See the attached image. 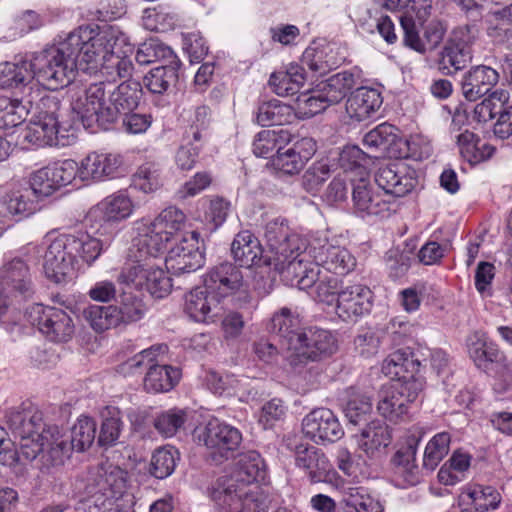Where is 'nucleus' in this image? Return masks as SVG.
<instances>
[{"label": "nucleus", "mask_w": 512, "mask_h": 512, "mask_svg": "<svg viewBox=\"0 0 512 512\" xmlns=\"http://www.w3.org/2000/svg\"><path fill=\"white\" fill-rule=\"evenodd\" d=\"M186 215L177 207L170 206L153 220H138L134 222L135 235L130 246L133 257L157 256L168 249L169 245L177 242L188 231Z\"/></svg>", "instance_id": "6"}, {"label": "nucleus", "mask_w": 512, "mask_h": 512, "mask_svg": "<svg viewBox=\"0 0 512 512\" xmlns=\"http://www.w3.org/2000/svg\"><path fill=\"white\" fill-rule=\"evenodd\" d=\"M401 27L404 31V42L407 46L419 53L435 49L443 40L446 28L439 20L431 21L424 30V41L418 35L416 17L408 13L399 17Z\"/></svg>", "instance_id": "28"}, {"label": "nucleus", "mask_w": 512, "mask_h": 512, "mask_svg": "<svg viewBox=\"0 0 512 512\" xmlns=\"http://www.w3.org/2000/svg\"><path fill=\"white\" fill-rule=\"evenodd\" d=\"M115 306L120 325L139 321L145 314V306L142 300L131 293L122 292L120 301Z\"/></svg>", "instance_id": "54"}, {"label": "nucleus", "mask_w": 512, "mask_h": 512, "mask_svg": "<svg viewBox=\"0 0 512 512\" xmlns=\"http://www.w3.org/2000/svg\"><path fill=\"white\" fill-rule=\"evenodd\" d=\"M80 182L90 185L116 178L123 171V157L118 153L93 151L79 162Z\"/></svg>", "instance_id": "22"}, {"label": "nucleus", "mask_w": 512, "mask_h": 512, "mask_svg": "<svg viewBox=\"0 0 512 512\" xmlns=\"http://www.w3.org/2000/svg\"><path fill=\"white\" fill-rule=\"evenodd\" d=\"M424 387L420 376L404 377L383 385L378 394L379 413L392 422H397L408 412V405L414 402Z\"/></svg>", "instance_id": "12"}, {"label": "nucleus", "mask_w": 512, "mask_h": 512, "mask_svg": "<svg viewBox=\"0 0 512 512\" xmlns=\"http://www.w3.org/2000/svg\"><path fill=\"white\" fill-rule=\"evenodd\" d=\"M175 16L163 6L146 8L142 15V25L152 32H166L175 26Z\"/></svg>", "instance_id": "55"}, {"label": "nucleus", "mask_w": 512, "mask_h": 512, "mask_svg": "<svg viewBox=\"0 0 512 512\" xmlns=\"http://www.w3.org/2000/svg\"><path fill=\"white\" fill-rule=\"evenodd\" d=\"M172 56L173 51L168 46L151 39L138 47L135 59L140 65H147Z\"/></svg>", "instance_id": "63"}, {"label": "nucleus", "mask_w": 512, "mask_h": 512, "mask_svg": "<svg viewBox=\"0 0 512 512\" xmlns=\"http://www.w3.org/2000/svg\"><path fill=\"white\" fill-rule=\"evenodd\" d=\"M456 143L461 156L471 164H476L485 159L484 152L478 146V139L475 134L469 130L455 136Z\"/></svg>", "instance_id": "64"}, {"label": "nucleus", "mask_w": 512, "mask_h": 512, "mask_svg": "<svg viewBox=\"0 0 512 512\" xmlns=\"http://www.w3.org/2000/svg\"><path fill=\"white\" fill-rule=\"evenodd\" d=\"M62 48L64 63L69 64L67 86L78 70L90 74L100 72L112 80L132 75L134 47L128 36L117 27L100 32L79 27L62 39Z\"/></svg>", "instance_id": "1"}, {"label": "nucleus", "mask_w": 512, "mask_h": 512, "mask_svg": "<svg viewBox=\"0 0 512 512\" xmlns=\"http://www.w3.org/2000/svg\"><path fill=\"white\" fill-rule=\"evenodd\" d=\"M107 108L102 112V118L114 123L119 114L133 111L139 104L142 96V86L138 81L127 80L113 90H108Z\"/></svg>", "instance_id": "31"}, {"label": "nucleus", "mask_w": 512, "mask_h": 512, "mask_svg": "<svg viewBox=\"0 0 512 512\" xmlns=\"http://www.w3.org/2000/svg\"><path fill=\"white\" fill-rule=\"evenodd\" d=\"M304 264L323 267L326 271L344 276L356 267V258L343 246L332 243L326 234L313 236L307 244Z\"/></svg>", "instance_id": "13"}, {"label": "nucleus", "mask_w": 512, "mask_h": 512, "mask_svg": "<svg viewBox=\"0 0 512 512\" xmlns=\"http://www.w3.org/2000/svg\"><path fill=\"white\" fill-rule=\"evenodd\" d=\"M382 5L392 11L400 12V15H404L410 11L413 17H416L419 25H423L424 22L431 15V0H381Z\"/></svg>", "instance_id": "52"}, {"label": "nucleus", "mask_w": 512, "mask_h": 512, "mask_svg": "<svg viewBox=\"0 0 512 512\" xmlns=\"http://www.w3.org/2000/svg\"><path fill=\"white\" fill-rule=\"evenodd\" d=\"M167 352L166 345L153 346L148 349H144L138 354L134 355L119 366L120 373L124 375H133L139 372L142 368L149 369L151 363L157 361V357L160 354Z\"/></svg>", "instance_id": "57"}, {"label": "nucleus", "mask_w": 512, "mask_h": 512, "mask_svg": "<svg viewBox=\"0 0 512 512\" xmlns=\"http://www.w3.org/2000/svg\"><path fill=\"white\" fill-rule=\"evenodd\" d=\"M178 80L177 68L174 65L158 66L145 76L144 82L148 90L154 94H163Z\"/></svg>", "instance_id": "50"}, {"label": "nucleus", "mask_w": 512, "mask_h": 512, "mask_svg": "<svg viewBox=\"0 0 512 512\" xmlns=\"http://www.w3.org/2000/svg\"><path fill=\"white\" fill-rule=\"evenodd\" d=\"M450 435L447 432L436 434L426 445L423 467L433 471L449 452Z\"/></svg>", "instance_id": "56"}, {"label": "nucleus", "mask_w": 512, "mask_h": 512, "mask_svg": "<svg viewBox=\"0 0 512 512\" xmlns=\"http://www.w3.org/2000/svg\"><path fill=\"white\" fill-rule=\"evenodd\" d=\"M501 501L500 493L491 486L470 485L459 495V504L469 512L495 509Z\"/></svg>", "instance_id": "36"}, {"label": "nucleus", "mask_w": 512, "mask_h": 512, "mask_svg": "<svg viewBox=\"0 0 512 512\" xmlns=\"http://www.w3.org/2000/svg\"><path fill=\"white\" fill-rule=\"evenodd\" d=\"M352 202L356 213L361 217H384L395 211V201L364 179H360L353 186Z\"/></svg>", "instance_id": "24"}, {"label": "nucleus", "mask_w": 512, "mask_h": 512, "mask_svg": "<svg viewBox=\"0 0 512 512\" xmlns=\"http://www.w3.org/2000/svg\"><path fill=\"white\" fill-rule=\"evenodd\" d=\"M304 82V68L298 64H290L285 70L272 73L269 79L273 91L282 97L298 93Z\"/></svg>", "instance_id": "40"}, {"label": "nucleus", "mask_w": 512, "mask_h": 512, "mask_svg": "<svg viewBox=\"0 0 512 512\" xmlns=\"http://www.w3.org/2000/svg\"><path fill=\"white\" fill-rule=\"evenodd\" d=\"M415 362L410 355L404 351L398 350L391 353L382 364V371L385 375L400 380L404 377H410L406 375L410 367H414ZM411 376H414L411 374Z\"/></svg>", "instance_id": "60"}, {"label": "nucleus", "mask_w": 512, "mask_h": 512, "mask_svg": "<svg viewBox=\"0 0 512 512\" xmlns=\"http://www.w3.org/2000/svg\"><path fill=\"white\" fill-rule=\"evenodd\" d=\"M0 204L3 205L4 215L27 217L34 213L35 206L30 200L27 191L13 190L5 193L0 198Z\"/></svg>", "instance_id": "51"}, {"label": "nucleus", "mask_w": 512, "mask_h": 512, "mask_svg": "<svg viewBox=\"0 0 512 512\" xmlns=\"http://www.w3.org/2000/svg\"><path fill=\"white\" fill-rule=\"evenodd\" d=\"M127 257V262L117 276L120 285L145 290L155 298H164L170 293L171 279L163 269L151 262L156 256L133 257L129 248Z\"/></svg>", "instance_id": "10"}, {"label": "nucleus", "mask_w": 512, "mask_h": 512, "mask_svg": "<svg viewBox=\"0 0 512 512\" xmlns=\"http://www.w3.org/2000/svg\"><path fill=\"white\" fill-rule=\"evenodd\" d=\"M302 431L318 444L335 442L344 434L338 418L327 408H318L307 414L302 421Z\"/></svg>", "instance_id": "26"}, {"label": "nucleus", "mask_w": 512, "mask_h": 512, "mask_svg": "<svg viewBox=\"0 0 512 512\" xmlns=\"http://www.w3.org/2000/svg\"><path fill=\"white\" fill-rule=\"evenodd\" d=\"M373 293L365 285L353 284L344 287L337 294L336 314L344 321L356 320L370 312Z\"/></svg>", "instance_id": "29"}, {"label": "nucleus", "mask_w": 512, "mask_h": 512, "mask_svg": "<svg viewBox=\"0 0 512 512\" xmlns=\"http://www.w3.org/2000/svg\"><path fill=\"white\" fill-rule=\"evenodd\" d=\"M336 350L334 336L329 331L318 328L302 329L298 335H292L287 347L288 360L294 368L320 361Z\"/></svg>", "instance_id": "11"}, {"label": "nucleus", "mask_w": 512, "mask_h": 512, "mask_svg": "<svg viewBox=\"0 0 512 512\" xmlns=\"http://www.w3.org/2000/svg\"><path fill=\"white\" fill-rule=\"evenodd\" d=\"M32 102L0 96V127L9 128L20 125L28 116Z\"/></svg>", "instance_id": "46"}, {"label": "nucleus", "mask_w": 512, "mask_h": 512, "mask_svg": "<svg viewBox=\"0 0 512 512\" xmlns=\"http://www.w3.org/2000/svg\"><path fill=\"white\" fill-rule=\"evenodd\" d=\"M85 482L88 512H112L125 492L127 473L118 466H100L89 471Z\"/></svg>", "instance_id": "7"}, {"label": "nucleus", "mask_w": 512, "mask_h": 512, "mask_svg": "<svg viewBox=\"0 0 512 512\" xmlns=\"http://www.w3.org/2000/svg\"><path fill=\"white\" fill-rule=\"evenodd\" d=\"M132 183L136 189L144 193L155 192L162 186L161 171L157 165L146 163L138 168Z\"/></svg>", "instance_id": "58"}, {"label": "nucleus", "mask_w": 512, "mask_h": 512, "mask_svg": "<svg viewBox=\"0 0 512 512\" xmlns=\"http://www.w3.org/2000/svg\"><path fill=\"white\" fill-rule=\"evenodd\" d=\"M92 234V229L91 232L77 231L74 234H67L75 259L79 257L88 265L93 264L103 251L102 241Z\"/></svg>", "instance_id": "42"}, {"label": "nucleus", "mask_w": 512, "mask_h": 512, "mask_svg": "<svg viewBox=\"0 0 512 512\" xmlns=\"http://www.w3.org/2000/svg\"><path fill=\"white\" fill-rule=\"evenodd\" d=\"M371 397L358 389L350 387L347 390V401L344 413L350 423L358 424L366 415L372 411Z\"/></svg>", "instance_id": "49"}, {"label": "nucleus", "mask_w": 512, "mask_h": 512, "mask_svg": "<svg viewBox=\"0 0 512 512\" xmlns=\"http://www.w3.org/2000/svg\"><path fill=\"white\" fill-rule=\"evenodd\" d=\"M375 181L387 196L403 197L418 184L416 171L403 161H394L378 168Z\"/></svg>", "instance_id": "23"}, {"label": "nucleus", "mask_w": 512, "mask_h": 512, "mask_svg": "<svg viewBox=\"0 0 512 512\" xmlns=\"http://www.w3.org/2000/svg\"><path fill=\"white\" fill-rule=\"evenodd\" d=\"M265 478V464L256 451L242 453L235 470L218 482L212 499L227 512H267L268 498L258 485Z\"/></svg>", "instance_id": "4"}, {"label": "nucleus", "mask_w": 512, "mask_h": 512, "mask_svg": "<svg viewBox=\"0 0 512 512\" xmlns=\"http://www.w3.org/2000/svg\"><path fill=\"white\" fill-rule=\"evenodd\" d=\"M292 118L291 106L276 99L261 103L256 111V122L261 126L284 125Z\"/></svg>", "instance_id": "45"}, {"label": "nucleus", "mask_w": 512, "mask_h": 512, "mask_svg": "<svg viewBox=\"0 0 512 512\" xmlns=\"http://www.w3.org/2000/svg\"><path fill=\"white\" fill-rule=\"evenodd\" d=\"M60 112L61 103L57 97L42 98L39 112L21 132L24 142L39 147L70 145L72 136L61 129Z\"/></svg>", "instance_id": "9"}, {"label": "nucleus", "mask_w": 512, "mask_h": 512, "mask_svg": "<svg viewBox=\"0 0 512 512\" xmlns=\"http://www.w3.org/2000/svg\"><path fill=\"white\" fill-rule=\"evenodd\" d=\"M285 445L295 453L296 465L306 471L312 482H321L328 478L332 465L321 450L299 443L296 436L287 437Z\"/></svg>", "instance_id": "25"}, {"label": "nucleus", "mask_w": 512, "mask_h": 512, "mask_svg": "<svg viewBox=\"0 0 512 512\" xmlns=\"http://www.w3.org/2000/svg\"><path fill=\"white\" fill-rule=\"evenodd\" d=\"M380 92L374 88H357L347 99L346 112L358 122L372 117L382 105Z\"/></svg>", "instance_id": "35"}, {"label": "nucleus", "mask_w": 512, "mask_h": 512, "mask_svg": "<svg viewBox=\"0 0 512 512\" xmlns=\"http://www.w3.org/2000/svg\"><path fill=\"white\" fill-rule=\"evenodd\" d=\"M186 421V412L173 408L160 413L154 420L155 429L164 437L174 436Z\"/></svg>", "instance_id": "59"}, {"label": "nucleus", "mask_w": 512, "mask_h": 512, "mask_svg": "<svg viewBox=\"0 0 512 512\" xmlns=\"http://www.w3.org/2000/svg\"><path fill=\"white\" fill-rule=\"evenodd\" d=\"M39 245L28 243L19 254L3 260L0 266V296L22 302L34 294L35 284L28 261L37 259Z\"/></svg>", "instance_id": "8"}, {"label": "nucleus", "mask_w": 512, "mask_h": 512, "mask_svg": "<svg viewBox=\"0 0 512 512\" xmlns=\"http://www.w3.org/2000/svg\"><path fill=\"white\" fill-rule=\"evenodd\" d=\"M181 377L180 370L170 365L151 363L144 378V388L148 392L160 393L170 391Z\"/></svg>", "instance_id": "41"}, {"label": "nucleus", "mask_w": 512, "mask_h": 512, "mask_svg": "<svg viewBox=\"0 0 512 512\" xmlns=\"http://www.w3.org/2000/svg\"><path fill=\"white\" fill-rule=\"evenodd\" d=\"M499 81L498 72L487 65H477L465 73L462 80L463 96L476 101L486 95Z\"/></svg>", "instance_id": "34"}, {"label": "nucleus", "mask_w": 512, "mask_h": 512, "mask_svg": "<svg viewBox=\"0 0 512 512\" xmlns=\"http://www.w3.org/2000/svg\"><path fill=\"white\" fill-rule=\"evenodd\" d=\"M101 416L103 419L98 442L100 445H113L119 438L122 422L120 410L114 406H106Z\"/></svg>", "instance_id": "53"}, {"label": "nucleus", "mask_w": 512, "mask_h": 512, "mask_svg": "<svg viewBox=\"0 0 512 512\" xmlns=\"http://www.w3.org/2000/svg\"><path fill=\"white\" fill-rule=\"evenodd\" d=\"M467 350L477 367L486 368L489 363L499 362L503 358L498 346L488 340L482 331H475L467 337Z\"/></svg>", "instance_id": "38"}, {"label": "nucleus", "mask_w": 512, "mask_h": 512, "mask_svg": "<svg viewBox=\"0 0 512 512\" xmlns=\"http://www.w3.org/2000/svg\"><path fill=\"white\" fill-rule=\"evenodd\" d=\"M134 212V203L125 191L113 193L93 206L86 223L98 235L111 233V226L128 219Z\"/></svg>", "instance_id": "15"}, {"label": "nucleus", "mask_w": 512, "mask_h": 512, "mask_svg": "<svg viewBox=\"0 0 512 512\" xmlns=\"http://www.w3.org/2000/svg\"><path fill=\"white\" fill-rule=\"evenodd\" d=\"M195 437L202 443L215 461L228 458L229 454L236 450L242 441L241 432L217 419L210 420L206 425L195 430Z\"/></svg>", "instance_id": "20"}, {"label": "nucleus", "mask_w": 512, "mask_h": 512, "mask_svg": "<svg viewBox=\"0 0 512 512\" xmlns=\"http://www.w3.org/2000/svg\"><path fill=\"white\" fill-rule=\"evenodd\" d=\"M315 152V141L305 137L291 146L278 148L277 154L272 157V166L283 174H298Z\"/></svg>", "instance_id": "30"}, {"label": "nucleus", "mask_w": 512, "mask_h": 512, "mask_svg": "<svg viewBox=\"0 0 512 512\" xmlns=\"http://www.w3.org/2000/svg\"><path fill=\"white\" fill-rule=\"evenodd\" d=\"M356 84L355 75L350 71L339 72L320 83L317 89L324 96L326 103H339Z\"/></svg>", "instance_id": "43"}, {"label": "nucleus", "mask_w": 512, "mask_h": 512, "mask_svg": "<svg viewBox=\"0 0 512 512\" xmlns=\"http://www.w3.org/2000/svg\"><path fill=\"white\" fill-rule=\"evenodd\" d=\"M39 248L44 249L42 266L49 280L60 284L73 277L76 260L67 234L56 235L49 232L42 239Z\"/></svg>", "instance_id": "14"}, {"label": "nucleus", "mask_w": 512, "mask_h": 512, "mask_svg": "<svg viewBox=\"0 0 512 512\" xmlns=\"http://www.w3.org/2000/svg\"><path fill=\"white\" fill-rule=\"evenodd\" d=\"M343 501L356 512H383L379 498L363 486H348L343 490Z\"/></svg>", "instance_id": "44"}, {"label": "nucleus", "mask_w": 512, "mask_h": 512, "mask_svg": "<svg viewBox=\"0 0 512 512\" xmlns=\"http://www.w3.org/2000/svg\"><path fill=\"white\" fill-rule=\"evenodd\" d=\"M84 318L96 332L120 326L116 306L90 305L83 311Z\"/></svg>", "instance_id": "48"}, {"label": "nucleus", "mask_w": 512, "mask_h": 512, "mask_svg": "<svg viewBox=\"0 0 512 512\" xmlns=\"http://www.w3.org/2000/svg\"><path fill=\"white\" fill-rule=\"evenodd\" d=\"M104 82L91 84L87 88H74L71 91V109L86 127L94 124L106 128L109 122L102 118V112L107 108V88Z\"/></svg>", "instance_id": "17"}, {"label": "nucleus", "mask_w": 512, "mask_h": 512, "mask_svg": "<svg viewBox=\"0 0 512 512\" xmlns=\"http://www.w3.org/2000/svg\"><path fill=\"white\" fill-rule=\"evenodd\" d=\"M62 40L44 49L15 59L14 62L0 63V88L11 89L20 86H44L57 90L67 86L69 64L64 63Z\"/></svg>", "instance_id": "5"}, {"label": "nucleus", "mask_w": 512, "mask_h": 512, "mask_svg": "<svg viewBox=\"0 0 512 512\" xmlns=\"http://www.w3.org/2000/svg\"><path fill=\"white\" fill-rule=\"evenodd\" d=\"M472 59V50L458 48L447 43L440 61L441 69L447 70V74L464 68Z\"/></svg>", "instance_id": "62"}, {"label": "nucleus", "mask_w": 512, "mask_h": 512, "mask_svg": "<svg viewBox=\"0 0 512 512\" xmlns=\"http://www.w3.org/2000/svg\"><path fill=\"white\" fill-rule=\"evenodd\" d=\"M205 285L215 294L228 296L238 294L239 307L250 303L251 296L243 271L232 263L225 262L213 267L204 278Z\"/></svg>", "instance_id": "21"}, {"label": "nucleus", "mask_w": 512, "mask_h": 512, "mask_svg": "<svg viewBox=\"0 0 512 512\" xmlns=\"http://www.w3.org/2000/svg\"><path fill=\"white\" fill-rule=\"evenodd\" d=\"M184 313L194 322L211 324L220 315L219 297L205 284L189 291L184 297Z\"/></svg>", "instance_id": "27"}, {"label": "nucleus", "mask_w": 512, "mask_h": 512, "mask_svg": "<svg viewBox=\"0 0 512 512\" xmlns=\"http://www.w3.org/2000/svg\"><path fill=\"white\" fill-rule=\"evenodd\" d=\"M420 437L412 435L406 446L401 447L392 457L394 474L402 488L412 487L421 482V472L416 464L417 447Z\"/></svg>", "instance_id": "32"}, {"label": "nucleus", "mask_w": 512, "mask_h": 512, "mask_svg": "<svg viewBox=\"0 0 512 512\" xmlns=\"http://www.w3.org/2000/svg\"><path fill=\"white\" fill-rule=\"evenodd\" d=\"M231 253L241 266L250 268L261 261L262 247L251 232L242 231L235 236L231 244Z\"/></svg>", "instance_id": "39"}, {"label": "nucleus", "mask_w": 512, "mask_h": 512, "mask_svg": "<svg viewBox=\"0 0 512 512\" xmlns=\"http://www.w3.org/2000/svg\"><path fill=\"white\" fill-rule=\"evenodd\" d=\"M268 251L264 263L287 285L305 289L318 276L316 265L304 264L308 241L294 233L284 218H273L264 227Z\"/></svg>", "instance_id": "3"}, {"label": "nucleus", "mask_w": 512, "mask_h": 512, "mask_svg": "<svg viewBox=\"0 0 512 512\" xmlns=\"http://www.w3.org/2000/svg\"><path fill=\"white\" fill-rule=\"evenodd\" d=\"M26 315L31 325L53 342H66L74 334L72 318L61 308L34 304Z\"/></svg>", "instance_id": "19"}, {"label": "nucleus", "mask_w": 512, "mask_h": 512, "mask_svg": "<svg viewBox=\"0 0 512 512\" xmlns=\"http://www.w3.org/2000/svg\"><path fill=\"white\" fill-rule=\"evenodd\" d=\"M391 431L388 425L374 420L355 435L358 449L369 459L380 458L391 443Z\"/></svg>", "instance_id": "33"}, {"label": "nucleus", "mask_w": 512, "mask_h": 512, "mask_svg": "<svg viewBox=\"0 0 512 512\" xmlns=\"http://www.w3.org/2000/svg\"><path fill=\"white\" fill-rule=\"evenodd\" d=\"M9 427L20 438V449L26 460L40 455L45 466L62 465L73 450L83 452L96 436V422L80 416L68 435L58 426H46L40 413H17L10 419Z\"/></svg>", "instance_id": "2"}, {"label": "nucleus", "mask_w": 512, "mask_h": 512, "mask_svg": "<svg viewBox=\"0 0 512 512\" xmlns=\"http://www.w3.org/2000/svg\"><path fill=\"white\" fill-rule=\"evenodd\" d=\"M29 183L34 194L40 197H48L59 190L50 164L34 171Z\"/></svg>", "instance_id": "61"}, {"label": "nucleus", "mask_w": 512, "mask_h": 512, "mask_svg": "<svg viewBox=\"0 0 512 512\" xmlns=\"http://www.w3.org/2000/svg\"><path fill=\"white\" fill-rule=\"evenodd\" d=\"M301 325L302 320L298 313L282 308L272 316L268 329L283 337L288 347L292 335H298L302 331Z\"/></svg>", "instance_id": "47"}, {"label": "nucleus", "mask_w": 512, "mask_h": 512, "mask_svg": "<svg viewBox=\"0 0 512 512\" xmlns=\"http://www.w3.org/2000/svg\"><path fill=\"white\" fill-rule=\"evenodd\" d=\"M199 237L198 232L190 231L180 240L169 245L165 257V265L169 272L181 275L194 272L204 265L203 243L200 242Z\"/></svg>", "instance_id": "18"}, {"label": "nucleus", "mask_w": 512, "mask_h": 512, "mask_svg": "<svg viewBox=\"0 0 512 512\" xmlns=\"http://www.w3.org/2000/svg\"><path fill=\"white\" fill-rule=\"evenodd\" d=\"M397 132L398 129L391 124H380L365 134L363 144L367 148L378 149L391 157L405 158L411 155L422 158L429 156L431 152L429 145H425L424 151L418 153L416 146L420 139L418 137L402 139Z\"/></svg>", "instance_id": "16"}, {"label": "nucleus", "mask_w": 512, "mask_h": 512, "mask_svg": "<svg viewBox=\"0 0 512 512\" xmlns=\"http://www.w3.org/2000/svg\"><path fill=\"white\" fill-rule=\"evenodd\" d=\"M342 61L343 57H340L337 49L330 44L311 45L302 55L303 65L318 75H324L337 68Z\"/></svg>", "instance_id": "37"}]
</instances>
